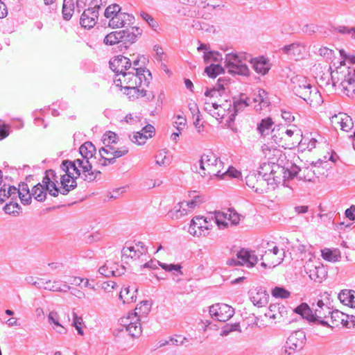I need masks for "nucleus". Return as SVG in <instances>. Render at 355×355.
<instances>
[{
    "label": "nucleus",
    "mask_w": 355,
    "mask_h": 355,
    "mask_svg": "<svg viewBox=\"0 0 355 355\" xmlns=\"http://www.w3.org/2000/svg\"><path fill=\"white\" fill-rule=\"evenodd\" d=\"M300 168L295 164L290 168H285L275 163H263L257 171L259 175L264 178L267 185L280 183L284 180L293 179L300 173Z\"/></svg>",
    "instance_id": "f257e3e1"
},
{
    "label": "nucleus",
    "mask_w": 355,
    "mask_h": 355,
    "mask_svg": "<svg viewBox=\"0 0 355 355\" xmlns=\"http://www.w3.org/2000/svg\"><path fill=\"white\" fill-rule=\"evenodd\" d=\"M290 87L296 96L311 106L315 107L322 103L320 93L315 86L311 85L305 76L297 75L291 78Z\"/></svg>",
    "instance_id": "f03ea898"
},
{
    "label": "nucleus",
    "mask_w": 355,
    "mask_h": 355,
    "mask_svg": "<svg viewBox=\"0 0 355 355\" xmlns=\"http://www.w3.org/2000/svg\"><path fill=\"white\" fill-rule=\"evenodd\" d=\"M198 162L199 170L196 165H194L192 169H195L201 176H220L224 167L223 162L214 152L207 150L203 153Z\"/></svg>",
    "instance_id": "7ed1b4c3"
},
{
    "label": "nucleus",
    "mask_w": 355,
    "mask_h": 355,
    "mask_svg": "<svg viewBox=\"0 0 355 355\" xmlns=\"http://www.w3.org/2000/svg\"><path fill=\"white\" fill-rule=\"evenodd\" d=\"M334 86H340L347 96L355 95V67L341 64L335 71L331 72Z\"/></svg>",
    "instance_id": "20e7f679"
},
{
    "label": "nucleus",
    "mask_w": 355,
    "mask_h": 355,
    "mask_svg": "<svg viewBox=\"0 0 355 355\" xmlns=\"http://www.w3.org/2000/svg\"><path fill=\"white\" fill-rule=\"evenodd\" d=\"M152 79L149 70L146 69H137L136 72L129 71L127 73H121L119 78H114V83L117 87L128 88L142 85L148 87Z\"/></svg>",
    "instance_id": "39448f33"
},
{
    "label": "nucleus",
    "mask_w": 355,
    "mask_h": 355,
    "mask_svg": "<svg viewBox=\"0 0 355 355\" xmlns=\"http://www.w3.org/2000/svg\"><path fill=\"white\" fill-rule=\"evenodd\" d=\"M245 54L231 53L225 55V67L228 73L241 76H248L249 69L245 62Z\"/></svg>",
    "instance_id": "423d86ee"
},
{
    "label": "nucleus",
    "mask_w": 355,
    "mask_h": 355,
    "mask_svg": "<svg viewBox=\"0 0 355 355\" xmlns=\"http://www.w3.org/2000/svg\"><path fill=\"white\" fill-rule=\"evenodd\" d=\"M102 0H92L89 4V7L85 9L83 12L80 19V24L85 28L90 29L93 28L97 23L99 10L101 8Z\"/></svg>",
    "instance_id": "0eeeda50"
},
{
    "label": "nucleus",
    "mask_w": 355,
    "mask_h": 355,
    "mask_svg": "<svg viewBox=\"0 0 355 355\" xmlns=\"http://www.w3.org/2000/svg\"><path fill=\"white\" fill-rule=\"evenodd\" d=\"M306 340V334L303 330L295 331L287 338L284 346L285 352L290 355L300 351L304 347Z\"/></svg>",
    "instance_id": "6e6552de"
},
{
    "label": "nucleus",
    "mask_w": 355,
    "mask_h": 355,
    "mask_svg": "<svg viewBox=\"0 0 355 355\" xmlns=\"http://www.w3.org/2000/svg\"><path fill=\"white\" fill-rule=\"evenodd\" d=\"M140 318L136 314L130 313L126 317L121 318L119 324L125 329L132 338H138L142 332Z\"/></svg>",
    "instance_id": "1a4fd4ad"
},
{
    "label": "nucleus",
    "mask_w": 355,
    "mask_h": 355,
    "mask_svg": "<svg viewBox=\"0 0 355 355\" xmlns=\"http://www.w3.org/2000/svg\"><path fill=\"white\" fill-rule=\"evenodd\" d=\"M211 220H213V216L211 217L195 216L191 221L189 232L193 236H205L211 227Z\"/></svg>",
    "instance_id": "9d476101"
},
{
    "label": "nucleus",
    "mask_w": 355,
    "mask_h": 355,
    "mask_svg": "<svg viewBox=\"0 0 355 355\" xmlns=\"http://www.w3.org/2000/svg\"><path fill=\"white\" fill-rule=\"evenodd\" d=\"M209 313L212 318L225 322L234 315V310L226 304L218 303L209 307Z\"/></svg>",
    "instance_id": "9b49d317"
},
{
    "label": "nucleus",
    "mask_w": 355,
    "mask_h": 355,
    "mask_svg": "<svg viewBox=\"0 0 355 355\" xmlns=\"http://www.w3.org/2000/svg\"><path fill=\"white\" fill-rule=\"evenodd\" d=\"M73 162L82 171L81 178L84 181L91 182L98 179L101 175V171L98 170H92V165L89 161L85 159H77Z\"/></svg>",
    "instance_id": "f8f14e48"
},
{
    "label": "nucleus",
    "mask_w": 355,
    "mask_h": 355,
    "mask_svg": "<svg viewBox=\"0 0 355 355\" xmlns=\"http://www.w3.org/2000/svg\"><path fill=\"white\" fill-rule=\"evenodd\" d=\"M109 64L110 69L116 73L115 78L120 77L121 73H127L132 69L130 60L121 55L112 58Z\"/></svg>",
    "instance_id": "ddd939ff"
},
{
    "label": "nucleus",
    "mask_w": 355,
    "mask_h": 355,
    "mask_svg": "<svg viewBox=\"0 0 355 355\" xmlns=\"http://www.w3.org/2000/svg\"><path fill=\"white\" fill-rule=\"evenodd\" d=\"M312 306L314 310L315 324L331 327L326 320L331 313L330 307L325 304L322 300H318L316 304H313Z\"/></svg>",
    "instance_id": "4468645a"
},
{
    "label": "nucleus",
    "mask_w": 355,
    "mask_h": 355,
    "mask_svg": "<svg viewBox=\"0 0 355 355\" xmlns=\"http://www.w3.org/2000/svg\"><path fill=\"white\" fill-rule=\"evenodd\" d=\"M237 259H231L228 261L230 265H246L248 267H253L258 261L257 257L254 254V252L241 249L236 254Z\"/></svg>",
    "instance_id": "2eb2a0df"
},
{
    "label": "nucleus",
    "mask_w": 355,
    "mask_h": 355,
    "mask_svg": "<svg viewBox=\"0 0 355 355\" xmlns=\"http://www.w3.org/2000/svg\"><path fill=\"white\" fill-rule=\"evenodd\" d=\"M304 270L310 279L317 282H322L327 275L326 269L319 262L314 264L311 261H307L304 265Z\"/></svg>",
    "instance_id": "dca6fc26"
},
{
    "label": "nucleus",
    "mask_w": 355,
    "mask_h": 355,
    "mask_svg": "<svg viewBox=\"0 0 355 355\" xmlns=\"http://www.w3.org/2000/svg\"><path fill=\"white\" fill-rule=\"evenodd\" d=\"M331 123L335 128H340L341 130L348 132L353 126L354 123L352 118L345 113L340 112L330 118Z\"/></svg>",
    "instance_id": "f3484780"
},
{
    "label": "nucleus",
    "mask_w": 355,
    "mask_h": 355,
    "mask_svg": "<svg viewBox=\"0 0 355 355\" xmlns=\"http://www.w3.org/2000/svg\"><path fill=\"white\" fill-rule=\"evenodd\" d=\"M245 184L257 193H263L266 191L267 184L264 178H261L257 172L250 173L245 177Z\"/></svg>",
    "instance_id": "a211bd4d"
},
{
    "label": "nucleus",
    "mask_w": 355,
    "mask_h": 355,
    "mask_svg": "<svg viewBox=\"0 0 355 355\" xmlns=\"http://www.w3.org/2000/svg\"><path fill=\"white\" fill-rule=\"evenodd\" d=\"M306 46L300 42H295L289 45H286L282 49L284 53L295 60L303 58L306 53Z\"/></svg>",
    "instance_id": "6ab92c4d"
},
{
    "label": "nucleus",
    "mask_w": 355,
    "mask_h": 355,
    "mask_svg": "<svg viewBox=\"0 0 355 355\" xmlns=\"http://www.w3.org/2000/svg\"><path fill=\"white\" fill-rule=\"evenodd\" d=\"M135 17L132 14L122 12L121 10L112 20H109L108 26L112 28H118L133 24Z\"/></svg>",
    "instance_id": "aec40b11"
},
{
    "label": "nucleus",
    "mask_w": 355,
    "mask_h": 355,
    "mask_svg": "<svg viewBox=\"0 0 355 355\" xmlns=\"http://www.w3.org/2000/svg\"><path fill=\"white\" fill-rule=\"evenodd\" d=\"M147 253V248L142 242H137L134 245L125 246L121 250L122 257L139 259Z\"/></svg>",
    "instance_id": "412c9836"
},
{
    "label": "nucleus",
    "mask_w": 355,
    "mask_h": 355,
    "mask_svg": "<svg viewBox=\"0 0 355 355\" xmlns=\"http://www.w3.org/2000/svg\"><path fill=\"white\" fill-rule=\"evenodd\" d=\"M250 103L249 98L245 99L241 98L239 100L234 101L232 108L230 105V107L227 109L228 114H230L227 122L229 123L234 122L236 115L249 106Z\"/></svg>",
    "instance_id": "4be33fe9"
},
{
    "label": "nucleus",
    "mask_w": 355,
    "mask_h": 355,
    "mask_svg": "<svg viewBox=\"0 0 355 355\" xmlns=\"http://www.w3.org/2000/svg\"><path fill=\"white\" fill-rule=\"evenodd\" d=\"M144 87L145 86L144 85L141 87L135 85V87L125 88L124 93L128 96L130 98L132 99L146 96L148 101L153 100L155 97V95L152 92L148 94L147 91L145 89Z\"/></svg>",
    "instance_id": "5701e85b"
},
{
    "label": "nucleus",
    "mask_w": 355,
    "mask_h": 355,
    "mask_svg": "<svg viewBox=\"0 0 355 355\" xmlns=\"http://www.w3.org/2000/svg\"><path fill=\"white\" fill-rule=\"evenodd\" d=\"M264 254L266 257V260L269 261L270 257L271 255H274L276 257L272 259L269 262V267H275L276 266L279 265L284 261L285 257V252L282 249V251L279 249L277 246H274L272 249H268L264 251Z\"/></svg>",
    "instance_id": "b1692460"
},
{
    "label": "nucleus",
    "mask_w": 355,
    "mask_h": 355,
    "mask_svg": "<svg viewBox=\"0 0 355 355\" xmlns=\"http://www.w3.org/2000/svg\"><path fill=\"white\" fill-rule=\"evenodd\" d=\"M287 315L286 307L280 304H270L268 311L265 313L266 317L274 320L279 321L282 318Z\"/></svg>",
    "instance_id": "393cba45"
},
{
    "label": "nucleus",
    "mask_w": 355,
    "mask_h": 355,
    "mask_svg": "<svg viewBox=\"0 0 355 355\" xmlns=\"http://www.w3.org/2000/svg\"><path fill=\"white\" fill-rule=\"evenodd\" d=\"M61 188L59 189L62 195H67L69 191L77 187V182L74 176L71 175H62L60 178Z\"/></svg>",
    "instance_id": "a878e982"
},
{
    "label": "nucleus",
    "mask_w": 355,
    "mask_h": 355,
    "mask_svg": "<svg viewBox=\"0 0 355 355\" xmlns=\"http://www.w3.org/2000/svg\"><path fill=\"white\" fill-rule=\"evenodd\" d=\"M118 136L116 133L108 131L106 132L103 136V142L105 145V147H102L99 149V153H107L111 152V150H114L113 144H116L118 142Z\"/></svg>",
    "instance_id": "bb28decb"
},
{
    "label": "nucleus",
    "mask_w": 355,
    "mask_h": 355,
    "mask_svg": "<svg viewBox=\"0 0 355 355\" xmlns=\"http://www.w3.org/2000/svg\"><path fill=\"white\" fill-rule=\"evenodd\" d=\"M60 168L65 172L64 175L74 176L76 180L82 176V171L78 168L76 163L69 159L64 160L60 165Z\"/></svg>",
    "instance_id": "cd10ccee"
},
{
    "label": "nucleus",
    "mask_w": 355,
    "mask_h": 355,
    "mask_svg": "<svg viewBox=\"0 0 355 355\" xmlns=\"http://www.w3.org/2000/svg\"><path fill=\"white\" fill-rule=\"evenodd\" d=\"M294 312L300 315L309 322L315 323L314 312L306 303H302L294 309Z\"/></svg>",
    "instance_id": "c85d7f7f"
},
{
    "label": "nucleus",
    "mask_w": 355,
    "mask_h": 355,
    "mask_svg": "<svg viewBox=\"0 0 355 355\" xmlns=\"http://www.w3.org/2000/svg\"><path fill=\"white\" fill-rule=\"evenodd\" d=\"M121 32L123 33L121 34L122 42L130 44L136 42L137 36L141 34L142 31L139 27L134 26L131 31L126 29L122 30Z\"/></svg>",
    "instance_id": "c756f323"
},
{
    "label": "nucleus",
    "mask_w": 355,
    "mask_h": 355,
    "mask_svg": "<svg viewBox=\"0 0 355 355\" xmlns=\"http://www.w3.org/2000/svg\"><path fill=\"white\" fill-rule=\"evenodd\" d=\"M251 64L254 71L262 75H265L270 69L268 60L263 57L252 59Z\"/></svg>",
    "instance_id": "7c9ffc66"
},
{
    "label": "nucleus",
    "mask_w": 355,
    "mask_h": 355,
    "mask_svg": "<svg viewBox=\"0 0 355 355\" xmlns=\"http://www.w3.org/2000/svg\"><path fill=\"white\" fill-rule=\"evenodd\" d=\"M338 299L341 303L355 308V291L353 290H343L338 294Z\"/></svg>",
    "instance_id": "2f4dec72"
},
{
    "label": "nucleus",
    "mask_w": 355,
    "mask_h": 355,
    "mask_svg": "<svg viewBox=\"0 0 355 355\" xmlns=\"http://www.w3.org/2000/svg\"><path fill=\"white\" fill-rule=\"evenodd\" d=\"M41 185L46 187L48 193L53 196L57 197L59 194L60 189L57 187L55 182H53V180L50 178L49 175L47 173V171H45L44 176L42 178V181L41 182Z\"/></svg>",
    "instance_id": "473e14b6"
},
{
    "label": "nucleus",
    "mask_w": 355,
    "mask_h": 355,
    "mask_svg": "<svg viewBox=\"0 0 355 355\" xmlns=\"http://www.w3.org/2000/svg\"><path fill=\"white\" fill-rule=\"evenodd\" d=\"M254 102H259L258 105L254 106L257 111H261L263 107H266L270 105V101L268 97V93L263 89L258 90V94L254 98Z\"/></svg>",
    "instance_id": "72a5a7b5"
},
{
    "label": "nucleus",
    "mask_w": 355,
    "mask_h": 355,
    "mask_svg": "<svg viewBox=\"0 0 355 355\" xmlns=\"http://www.w3.org/2000/svg\"><path fill=\"white\" fill-rule=\"evenodd\" d=\"M186 202H180L175 205L173 209L170 210L168 213L169 218L172 219H179L181 217L187 215L189 211L185 206Z\"/></svg>",
    "instance_id": "f704fd0d"
},
{
    "label": "nucleus",
    "mask_w": 355,
    "mask_h": 355,
    "mask_svg": "<svg viewBox=\"0 0 355 355\" xmlns=\"http://www.w3.org/2000/svg\"><path fill=\"white\" fill-rule=\"evenodd\" d=\"M95 146L91 141H86L79 148V152L83 158L89 161L96 153Z\"/></svg>",
    "instance_id": "c9c22d12"
},
{
    "label": "nucleus",
    "mask_w": 355,
    "mask_h": 355,
    "mask_svg": "<svg viewBox=\"0 0 355 355\" xmlns=\"http://www.w3.org/2000/svg\"><path fill=\"white\" fill-rule=\"evenodd\" d=\"M137 293V288H135L134 291L130 292L129 286L125 287L119 293V297L124 304H130L136 301Z\"/></svg>",
    "instance_id": "e433bc0d"
},
{
    "label": "nucleus",
    "mask_w": 355,
    "mask_h": 355,
    "mask_svg": "<svg viewBox=\"0 0 355 355\" xmlns=\"http://www.w3.org/2000/svg\"><path fill=\"white\" fill-rule=\"evenodd\" d=\"M251 301L254 305L262 307L268 302V294L265 291H258L254 294H251Z\"/></svg>",
    "instance_id": "4c0bfd02"
},
{
    "label": "nucleus",
    "mask_w": 355,
    "mask_h": 355,
    "mask_svg": "<svg viewBox=\"0 0 355 355\" xmlns=\"http://www.w3.org/2000/svg\"><path fill=\"white\" fill-rule=\"evenodd\" d=\"M17 189V194L24 205H29L31 202L32 193H30L28 186L26 183L19 185Z\"/></svg>",
    "instance_id": "58836bf2"
},
{
    "label": "nucleus",
    "mask_w": 355,
    "mask_h": 355,
    "mask_svg": "<svg viewBox=\"0 0 355 355\" xmlns=\"http://www.w3.org/2000/svg\"><path fill=\"white\" fill-rule=\"evenodd\" d=\"M46 192H48V191L46 189V187L41 185V183L39 182L33 187L32 196H33L36 200L43 202L46 199Z\"/></svg>",
    "instance_id": "ea45409f"
},
{
    "label": "nucleus",
    "mask_w": 355,
    "mask_h": 355,
    "mask_svg": "<svg viewBox=\"0 0 355 355\" xmlns=\"http://www.w3.org/2000/svg\"><path fill=\"white\" fill-rule=\"evenodd\" d=\"M217 224L219 229H225L228 227L227 213L222 211H215L213 220Z\"/></svg>",
    "instance_id": "a19ab883"
},
{
    "label": "nucleus",
    "mask_w": 355,
    "mask_h": 355,
    "mask_svg": "<svg viewBox=\"0 0 355 355\" xmlns=\"http://www.w3.org/2000/svg\"><path fill=\"white\" fill-rule=\"evenodd\" d=\"M73 0H64L62 6V15L65 20H69L73 13Z\"/></svg>",
    "instance_id": "79ce46f5"
},
{
    "label": "nucleus",
    "mask_w": 355,
    "mask_h": 355,
    "mask_svg": "<svg viewBox=\"0 0 355 355\" xmlns=\"http://www.w3.org/2000/svg\"><path fill=\"white\" fill-rule=\"evenodd\" d=\"M121 34L123 33L121 31H113L107 34L104 39V43L107 45H114L122 42Z\"/></svg>",
    "instance_id": "37998d69"
},
{
    "label": "nucleus",
    "mask_w": 355,
    "mask_h": 355,
    "mask_svg": "<svg viewBox=\"0 0 355 355\" xmlns=\"http://www.w3.org/2000/svg\"><path fill=\"white\" fill-rule=\"evenodd\" d=\"M150 308L151 303L148 300H144L137 306L133 313L138 315L140 318L142 315L146 316L150 312Z\"/></svg>",
    "instance_id": "c03bdc74"
},
{
    "label": "nucleus",
    "mask_w": 355,
    "mask_h": 355,
    "mask_svg": "<svg viewBox=\"0 0 355 355\" xmlns=\"http://www.w3.org/2000/svg\"><path fill=\"white\" fill-rule=\"evenodd\" d=\"M272 124L273 122L271 118L268 117L263 119L258 124L257 130L261 135H267L268 133V130L271 128Z\"/></svg>",
    "instance_id": "a18cd8bd"
},
{
    "label": "nucleus",
    "mask_w": 355,
    "mask_h": 355,
    "mask_svg": "<svg viewBox=\"0 0 355 355\" xmlns=\"http://www.w3.org/2000/svg\"><path fill=\"white\" fill-rule=\"evenodd\" d=\"M205 72L209 77L214 78L220 73L224 72V69L219 64H211L205 68Z\"/></svg>",
    "instance_id": "49530a36"
},
{
    "label": "nucleus",
    "mask_w": 355,
    "mask_h": 355,
    "mask_svg": "<svg viewBox=\"0 0 355 355\" xmlns=\"http://www.w3.org/2000/svg\"><path fill=\"white\" fill-rule=\"evenodd\" d=\"M121 10V7L114 3L107 6L105 10L104 15L110 20H112V17H115Z\"/></svg>",
    "instance_id": "de8ad7c7"
},
{
    "label": "nucleus",
    "mask_w": 355,
    "mask_h": 355,
    "mask_svg": "<svg viewBox=\"0 0 355 355\" xmlns=\"http://www.w3.org/2000/svg\"><path fill=\"white\" fill-rule=\"evenodd\" d=\"M322 257L324 259L333 262L338 261L340 258L339 253L336 251L334 252L329 249H325L322 252Z\"/></svg>",
    "instance_id": "09e8293b"
},
{
    "label": "nucleus",
    "mask_w": 355,
    "mask_h": 355,
    "mask_svg": "<svg viewBox=\"0 0 355 355\" xmlns=\"http://www.w3.org/2000/svg\"><path fill=\"white\" fill-rule=\"evenodd\" d=\"M344 316V314L338 311V310H335V311H331V313L329 315V317H330L331 318V322L332 323V325H335V326H338L339 324H342L344 319L343 318V317Z\"/></svg>",
    "instance_id": "8fccbe9b"
},
{
    "label": "nucleus",
    "mask_w": 355,
    "mask_h": 355,
    "mask_svg": "<svg viewBox=\"0 0 355 355\" xmlns=\"http://www.w3.org/2000/svg\"><path fill=\"white\" fill-rule=\"evenodd\" d=\"M272 295L276 298L287 299L290 297L291 293L283 287L276 286L272 289Z\"/></svg>",
    "instance_id": "3c124183"
},
{
    "label": "nucleus",
    "mask_w": 355,
    "mask_h": 355,
    "mask_svg": "<svg viewBox=\"0 0 355 355\" xmlns=\"http://www.w3.org/2000/svg\"><path fill=\"white\" fill-rule=\"evenodd\" d=\"M170 345L180 346H187L189 344L188 338L182 335H175L174 337H171L170 339Z\"/></svg>",
    "instance_id": "603ef678"
},
{
    "label": "nucleus",
    "mask_w": 355,
    "mask_h": 355,
    "mask_svg": "<svg viewBox=\"0 0 355 355\" xmlns=\"http://www.w3.org/2000/svg\"><path fill=\"white\" fill-rule=\"evenodd\" d=\"M223 59L222 55L216 51H209L208 52H205L204 60L205 62L208 63L209 62L213 60L214 62H219Z\"/></svg>",
    "instance_id": "864d4df0"
},
{
    "label": "nucleus",
    "mask_w": 355,
    "mask_h": 355,
    "mask_svg": "<svg viewBox=\"0 0 355 355\" xmlns=\"http://www.w3.org/2000/svg\"><path fill=\"white\" fill-rule=\"evenodd\" d=\"M128 153V148L126 146H123L119 149H116L114 147V150H111V152L104 153L106 155H112L113 157L116 160V158L121 157Z\"/></svg>",
    "instance_id": "5fc2aeb1"
},
{
    "label": "nucleus",
    "mask_w": 355,
    "mask_h": 355,
    "mask_svg": "<svg viewBox=\"0 0 355 355\" xmlns=\"http://www.w3.org/2000/svg\"><path fill=\"white\" fill-rule=\"evenodd\" d=\"M202 198L200 196H195L190 201H184L186 202L185 206L187 207L189 211H192L196 206L199 205L202 202Z\"/></svg>",
    "instance_id": "6e6d98bb"
},
{
    "label": "nucleus",
    "mask_w": 355,
    "mask_h": 355,
    "mask_svg": "<svg viewBox=\"0 0 355 355\" xmlns=\"http://www.w3.org/2000/svg\"><path fill=\"white\" fill-rule=\"evenodd\" d=\"M160 266L162 268H163L164 270L167 272H173L174 271V274H175V272L178 274L182 275V272L181 271V266L179 264H167L160 262Z\"/></svg>",
    "instance_id": "4d7b16f0"
},
{
    "label": "nucleus",
    "mask_w": 355,
    "mask_h": 355,
    "mask_svg": "<svg viewBox=\"0 0 355 355\" xmlns=\"http://www.w3.org/2000/svg\"><path fill=\"white\" fill-rule=\"evenodd\" d=\"M147 139V135H144L142 132H137L130 139L133 143L137 144L138 145H142L146 143Z\"/></svg>",
    "instance_id": "13d9d810"
},
{
    "label": "nucleus",
    "mask_w": 355,
    "mask_h": 355,
    "mask_svg": "<svg viewBox=\"0 0 355 355\" xmlns=\"http://www.w3.org/2000/svg\"><path fill=\"white\" fill-rule=\"evenodd\" d=\"M140 15L142 17V19L145 20L148 23L149 26H150L151 28L155 29L158 26L157 22L148 13L146 12H141Z\"/></svg>",
    "instance_id": "bf43d9fd"
},
{
    "label": "nucleus",
    "mask_w": 355,
    "mask_h": 355,
    "mask_svg": "<svg viewBox=\"0 0 355 355\" xmlns=\"http://www.w3.org/2000/svg\"><path fill=\"white\" fill-rule=\"evenodd\" d=\"M73 326L75 327L79 335H83V331L81 327L83 319L80 317H78L75 312H73Z\"/></svg>",
    "instance_id": "052dcab7"
},
{
    "label": "nucleus",
    "mask_w": 355,
    "mask_h": 355,
    "mask_svg": "<svg viewBox=\"0 0 355 355\" xmlns=\"http://www.w3.org/2000/svg\"><path fill=\"white\" fill-rule=\"evenodd\" d=\"M227 220L228 223L230 222L232 225H236L239 224L241 218V216L230 209L227 211Z\"/></svg>",
    "instance_id": "680f3d73"
},
{
    "label": "nucleus",
    "mask_w": 355,
    "mask_h": 355,
    "mask_svg": "<svg viewBox=\"0 0 355 355\" xmlns=\"http://www.w3.org/2000/svg\"><path fill=\"white\" fill-rule=\"evenodd\" d=\"M48 321L52 327L60 326V316L57 312L52 311L48 315Z\"/></svg>",
    "instance_id": "e2e57ef3"
},
{
    "label": "nucleus",
    "mask_w": 355,
    "mask_h": 355,
    "mask_svg": "<svg viewBox=\"0 0 355 355\" xmlns=\"http://www.w3.org/2000/svg\"><path fill=\"white\" fill-rule=\"evenodd\" d=\"M205 110L207 112H209L212 116L215 117L216 119H222L224 118L225 112V108H223V110H218L216 111V110H212L211 109L209 108L208 107H205Z\"/></svg>",
    "instance_id": "0e129e2a"
},
{
    "label": "nucleus",
    "mask_w": 355,
    "mask_h": 355,
    "mask_svg": "<svg viewBox=\"0 0 355 355\" xmlns=\"http://www.w3.org/2000/svg\"><path fill=\"white\" fill-rule=\"evenodd\" d=\"M125 268L123 266H119L116 263L113 264L112 266V276L119 277L124 274Z\"/></svg>",
    "instance_id": "69168bd1"
},
{
    "label": "nucleus",
    "mask_w": 355,
    "mask_h": 355,
    "mask_svg": "<svg viewBox=\"0 0 355 355\" xmlns=\"http://www.w3.org/2000/svg\"><path fill=\"white\" fill-rule=\"evenodd\" d=\"M239 328V324L238 323H235L231 325L225 326L221 332L222 336H227L230 332L233 331H236Z\"/></svg>",
    "instance_id": "338daca9"
},
{
    "label": "nucleus",
    "mask_w": 355,
    "mask_h": 355,
    "mask_svg": "<svg viewBox=\"0 0 355 355\" xmlns=\"http://www.w3.org/2000/svg\"><path fill=\"white\" fill-rule=\"evenodd\" d=\"M98 272L105 277H110L112 276V266H109L105 263L104 266L99 268Z\"/></svg>",
    "instance_id": "774afa93"
}]
</instances>
